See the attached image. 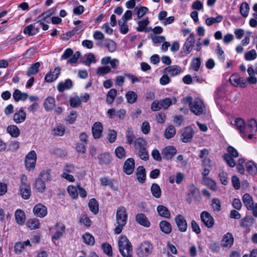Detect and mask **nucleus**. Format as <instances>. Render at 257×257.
I'll return each mask as SVG.
<instances>
[{
    "instance_id": "39",
    "label": "nucleus",
    "mask_w": 257,
    "mask_h": 257,
    "mask_svg": "<svg viewBox=\"0 0 257 257\" xmlns=\"http://www.w3.org/2000/svg\"><path fill=\"white\" fill-rule=\"evenodd\" d=\"M125 97L128 103L133 104L136 102L138 98V95L134 91H128L125 94Z\"/></svg>"
},
{
    "instance_id": "35",
    "label": "nucleus",
    "mask_w": 257,
    "mask_h": 257,
    "mask_svg": "<svg viewBox=\"0 0 257 257\" xmlns=\"http://www.w3.org/2000/svg\"><path fill=\"white\" fill-rule=\"evenodd\" d=\"M134 143L135 148L138 151L146 148L147 146L146 140L141 138L136 139Z\"/></svg>"
},
{
    "instance_id": "15",
    "label": "nucleus",
    "mask_w": 257,
    "mask_h": 257,
    "mask_svg": "<svg viewBox=\"0 0 257 257\" xmlns=\"http://www.w3.org/2000/svg\"><path fill=\"white\" fill-rule=\"evenodd\" d=\"M195 42V35L194 34H191L189 37L186 40L183 46V50L184 52L189 54L191 51Z\"/></svg>"
},
{
    "instance_id": "23",
    "label": "nucleus",
    "mask_w": 257,
    "mask_h": 257,
    "mask_svg": "<svg viewBox=\"0 0 257 257\" xmlns=\"http://www.w3.org/2000/svg\"><path fill=\"white\" fill-rule=\"evenodd\" d=\"M136 220L138 223L145 227H148L151 225L149 220L144 213L138 214L136 215Z\"/></svg>"
},
{
    "instance_id": "20",
    "label": "nucleus",
    "mask_w": 257,
    "mask_h": 257,
    "mask_svg": "<svg viewBox=\"0 0 257 257\" xmlns=\"http://www.w3.org/2000/svg\"><path fill=\"white\" fill-rule=\"evenodd\" d=\"M136 176L138 181L142 184L145 182L146 179V172L145 168L140 166L136 170Z\"/></svg>"
},
{
    "instance_id": "56",
    "label": "nucleus",
    "mask_w": 257,
    "mask_h": 257,
    "mask_svg": "<svg viewBox=\"0 0 257 257\" xmlns=\"http://www.w3.org/2000/svg\"><path fill=\"white\" fill-rule=\"evenodd\" d=\"M38 178L45 181H50L51 180V175L50 172L47 170H43L41 172L39 175Z\"/></svg>"
},
{
    "instance_id": "24",
    "label": "nucleus",
    "mask_w": 257,
    "mask_h": 257,
    "mask_svg": "<svg viewBox=\"0 0 257 257\" xmlns=\"http://www.w3.org/2000/svg\"><path fill=\"white\" fill-rule=\"evenodd\" d=\"M73 87L71 80L67 79L64 82H60L57 85V89L60 92H63L65 89H71Z\"/></svg>"
},
{
    "instance_id": "34",
    "label": "nucleus",
    "mask_w": 257,
    "mask_h": 257,
    "mask_svg": "<svg viewBox=\"0 0 257 257\" xmlns=\"http://www.w3.org/2000/svg\"><path fill=\"white\" fill-rule=\"evenodd\" d=\"M157 211L159 214L162 217L169 218L171 217V213L169 209L163 205H159L157 207Z\"/></svg>"
},
{
    "instance_id": "21",
    "label": "nucleus",
    "mask_w": 257,
    "mask_h": 257,
    "mask_svg": "<svg viewBox=\"0 0 257 257\" xmlns=\"http://www.w3.org/2000/svg\"><path fill=\"white\" fill-rule=\"evenodd\" d=\"M26 118V113L22 107L19 111L16 112L13 115V120L16 123H20L24 122Z\"/></svg>"
},
{
    "instance_id": "53",
    "label": "nucleus",
    "mask_w": 257,
    "mask_h": 257,
    "mask_svg": "<svg viewBox=\"0 0 257 257\" xmlns=\"http://www.w3.org/2000/svg\"><path fill=\"white\" fill-rule=\"evenodd\" d=\"M211 207L214 212H219L221 210V203L220 200L217 198L212 200Z\"/></svg>"
},
{
    "instance_id": "19",
    "label": "nucleus",
    "mask_w": 257,
    "mask_h": 257,
    "mask_svg": "<svg viewBox=\"0 0 257 257\" xmlns=\"http://www.w3.org/2000/svg\"><path fill=\"white\" fill-rule=\"evenodd\" d=\"M20 192L22 197L24 199H28L31 195V190L30 185H20Z\"/></svg>"
},
{
    "instance_id": "8",
    "label": "nucleus",
    "mask_w": 257,
    "mask_h": 257,
    "mask_svg": "<svg viewBox=\"0 0 257 257\" xmlns=\"http://www.w3.org/2000/svg\"><path fill=\"white\" fill-rule=\"evenodd\" d=\"M177 153V149L172 146H168L163 149L162 155L163 158L165 160L171 159Z\"/></svg>"
},
{
    "instance_id": "54",
    "label": "nucleus",
    "mask_w": 257,
    "mask_h": 257,
    "mask_svg": "<svg viewBox=\"0 0 257 257\" xmlns=\"http://www.w3.org/2000/svg\"><path fill=\"white\" fill-rule=\"evenodd\" d=\"M69 102L72 107H77L81 104V100L79 97L75 96L69 99Z\"/></svg>"
},
{
    "instance_id": "48",
    "label": "nucleus",
    "mask_w": 257,
    "mask_h": 257,
    "mask_svg": "<svg viewBox=\"0 0 257 257\" xmlns=\"http://www.w3.org/2000/svg\"><path fill=\"white\" fill-rule=\"evenodd\" d=\"M118 26L119 27L120 32L122 34H125L128 32V27L127 23L125 21H118Z\"/></svg>"
},
{
    "instance_id": "4",
    "label": "nucleus",
    "mask_w": 257,
    "mask_h": 257,
    "mask_svg": "<svg viewBox=\"0 0 257 257\" xmlns=\"http://www.w3.org/2000/svg\"><path fill=\"white\" fill-rule=\"evenodd\" d=\"M37 155L34 151H30L26 156L25 163V166L29 171L33 170L36 165Z\"/></svg>"
},
{
    "instance_id": "2",
    "label": "nucleus",
    "mask_w": 257,
    "mask_h": 257,
    "mask_svg": "<svg viewBox=\"0 0 257 257\" xmlns=\"http://www.w3.org/2000/svg\"><path fill=\"white\" fill-rule=\"evenodd\" d=\"M154 249L153 244L148 241H144L137 249V254L139 257H148L151 255Z\"/></svg>"
},
{
    "instance_id": "51",
    "label": "nucleus",
    "mask_w": 257,
    "mask_h": 257,
    "mask_svg": "<svg viewBox=\"0 0 257 257\" xmlns=\"http://www.w3.org/2000/svg\"><path fill=\"white\" fill-rule=\"evenodd\" d=\"M78 188L77 187H74L73 186H69L67 188L68 192L70 195V196L73 199H76L78 197Z\"/></svg>"
},
{
    "instance_id": "49",
    "label": "nucleus",
    "mask_w": 257,
    "mask_h": 257,
    "mask_svg": "<svg viewBox=\"0 0 257 257\" xmlns=\"http://www.w3.org/2000/svg\"><path fill=\"white\" fill-rule=\"evenodd\" d=\"M101 248L103 252L109 256H112V247L107 242L103 243L101 244Z\"/></svg>"
},
{
    "instance_id": "32",
    "label": "nucleus",
    "mask_w": 257,
    "mask_h": 257,
    "mask_svg": "<svg viewBox=\"0 0 257 257\" xmlns=\"http://www.w3.org/2000/svg\"><path fill=\"white\" fill-rule=\"evenodd\" d=\"M65 132V127L62 124H59L51 131V135L53 136H62Z\"/></svg>"
},
{
    "instance_id": "43",
    "label": "nucleus",
    "mask_w": 257,
    "mask_h": 257,
    "mask_svg": "<svg viewBox=\"0 0 257 257\" xmlns=\"http://www.w3.org/2000/svg\"><path fill=\"white\" fill-rule=\"evenodd\" d=\"M247 171L251 175H254L257 173L256 165L252 161H248L246 163Z\"/></svg>"
},
{
    "instance_id": "25",
    "label": "nucleus",
    "mask_w": 257,
    "mask_h": 257,
    "mask_svg": "<svg viewBox=\"0 0 257 257\" xmlns=\"http://www.w3.org/2000/svg\"><path fill=\"white\" fill-rule=\"evenodd\" d=\"M61 68L57 67L55 68L56 74H52V71L47 73L45 77V80L48 83H51L57 79L60 74Z\"/></svg>"
},
{
    "instance_id": "42",
    "label": "nucleus",
    "mask_w": 257,
    "mask_h": 257,
    "mask_svg": "<svg viewBox=\"0 0 257 257\" xmlns=\"http://www.w3.org/2000/svg\"><path fill=\"white\" fill-rule=\"evenodd\" d=\"M117 94V90L115 89L112 88L109 90L106 94V102L111 104L114 101Z\"/></svg>"
},
{
    "instance_id": "9",
    "label": "nucleus",
    "mask_w": 257,
    "mask_h": 257,
    "mask_svg": "<svg viewBox=\"0 0 257 257\" xmlns=\"http://www.w3.org/2000/svg\"><path fill=\"white\" fill-rule=\"evenodd\" d=\"M200 198V195L199 189L192 186L189 190L186 199L187 202L190 204L193 200H198Z\"/></svg>"
},
{
    "instance_id": "57",
    "label": "nucleus",
    "mask_w": 257,
    "mask_h": 257,
    "mask_svg": "<svg viewBox=\"0 0 257 257\" xmlns=\"http://www.w3.org/2000/svg\"><path fill=\"white\" fill-rule=\"evenodd\" d=\"M257 54L255 50L252 49L244 54V58L246 61H251L256 58Z\"/></svg>"
},
{
    "instance_id": "11",
    "label": "nucleus",
    "mask_w": 257,
    "mask_h": 257,
    "mask_svg": "<svg viewBox=\"0 0 257 257\" xmlns=\"http://www.w3.org/2000/svg\"><path fill=\"white\" fill-rule=\"evenodd\" d=\"M33 212L35 216L43 218L47 214V208L41 203L36 204L33 208Z\"/></svg>"
},
{
    "instance_id": "12",
    "label": "nucleus",
    "mask_w": 257,
    "mask_h": 257,
    "mask_svg": "<svg viewBox=\"0 0 257 257\" xmlns=\"http://www.w3.org/2000/svg\"><path fill=\"white\" fill-rule=\"evenodd\" d=\"M103 127L100 122H95L92 126V134L94 139H99L103 132Z\"/></svg>"
},
{
    "instance_id": "37",
    "label": "nucleus",
    "mask_w": 257,
    "mask_h": 257,
    "mask_svg": "<svg viewBox=\"0 0 257 257\" xmlns=\"http://www.w3.org/2000/svg\"><path fill=\"white\" fill-rule=\"evenodd\" d=\"M40 66V62H36L32 64L30 68L27 70V75L31 76L32 75L37 74L39 71V68Z\"/></svg>"
},
{
    "instance_id": "64",
    "label": "nucleus",
    "mask_w": 257,
    "mask_h": 257,
    "mask_svg": "<svg viewBox=\"0 0 257 257\" xmlns=\"http://www.w3.org/2000/svg\"><path fill=\"white\" fill-rule=\"evenodd\" d=\"M248 127L252 132H255L257 131V122L254 119H251L248 121Z\"/></svg>"
},
{
    "instance_id": "45",
    "label": "nucleus",
    "mask_w": 257,
    "mask_h": 257,
    "mask_svg": "<svg viewBox=\"0 0 257 257\" xmlns=\"http://www.w3.org/2000/svg\"><path fill=\"white\" fill-rule=\"evenodd\" d=\"M27 227L30 229H36L40 227L39 221L37 218L30 219L27 223Z\"/></svg>"
},
{
    "instance_id": "13",
    "label": "nucleus",
    "mask_w": 257,
    "mask_h": 257,
    "mask_svg": "<svg viewBox=\"0 0 257 257\" xmlns=\"http://www.w3.org/2000/svg\"><path fill=\"white\" fill-rule=\"evenodd\" d=\"M229 81L235 86H240L242 88H244L247 85L246 81L243 77H240L235 75H231Z\"/></svg>"
},
{
    "instance_id": "1",
    "label": "nucleus",
    "mask_w": 257,
    "mask_h": 257,
    "mask_svg": "<svg viewBox=\"0 0 257 257\" xmlns=\"http://www.w3.org/2000/svg\"><path fill=\"white\" fill-rule=\"evenodd\" d=\"M119 250L123 257H133V247L125 236H121L118 242Z\"/></svg>"
},
{
    "instance_id": "30",
    "label": "nucleus",
    "mask_w": 257,
    "mask_h": 257,
    "mask_svg": "<svg viewBox=\"0 0 257 257\" xmlns=\"http://www.w3.org/2000/svg\"><path fill=\"white\" fill-rule=\"evenodd\" d=\"M161 230L165 234H169L172 231V225L167 221L163 220L160 222L159 224Z\"/></svg>"
},
{
    "instance_id": "62",
    "label": "nucleus",
    "mask_w": 257,
    "mask_h": 257,
    "mask_svg": "<svg viewBox=\"0 0 257 257\" xmlns=\"http://www.w3.org/2000/svg\"><path fill=\"white\" fill-rule=\"evenodd\" d=\"M138 155L141 159L145 161H147L149 159V155L147 151L146 148L144 149L139 150Z\"/></svg>"
},
{
    "instance_id": "7",
    "label": "nucleus",
    "mask_w": 257,
    "mask_h": 257,
    "mask_svg": "<svg viewBox=\"0 0 257 257\" xmlns=\"http://www.w3.org/2000/svg\"><path fill=\"white\" fill-rule=\"evenodd\" d=\"M200 219L204 224L208 228L213 227L214 224V219L211 214L207 211H204L200 214Z\"/></svg>"
},
{
    "instance_id": "36",
    "label": "nucleus",
    "mask_w": 257,
    "mask_h": 257,
    "mask_svg": "<svg viewBox=\"0 0 257 257\" xmlns=\"http://www.w3.org/2000/svg\"><path fill=\"white\" fill-rule=\"evenodd\" d=\"M88 207L90 211L94 214L98 212L99 206L97 201L95 198H92L88 203Z\"/></svg>"
},
{
    "instance_id": "26",
    "label": "nucleus",
    "mask_w": 257,
    "mask_h": 257,
    "mask_svg": "<svg viewBox=\"0 0 257 257\" xmlns=\"http://www.w3.org/2000/svg\"><path fill=\"white\" fill-rule=\"evenodd\" d=\"M98 159L100 165H108L112 161L110 155L108 153H104L99 155L98 156Z\"/></svg>"
},
{
    "instance_id": "40",
    "label": "nucleus",
    "mask_w": 257,
    "mask_h": 257,
    "mask_svg": "<svg viewBox=\"0 0 257 257\" xmlns=\"http://www.w3.org/2000/svg\"><path fill=\"white\" fill-rule=\"evenodd\" d=\"M7 132L14 138L18 137L20 134V131L17 126L15 125H9L7 127Z\"/></svg>"
},
{
    "instance_id": "38",
    "label": "nucleus",
    "mask_w": 257,
    "mask_h": 257,
    "mask_svg": "<svg viewBox=\"0 0 257 257\" xmlns=\"http://www.w3.org/2000/svg\"><path fill=\"white\" fill-rule=\"evenodd\" d=\"M151 191L154 197L160 198L161 196L162 191L160 186L156 183H153L151 187Z\"/></svg>"
},
{
    "instance_id": "14",
    "label": "nucleus",
    "mask_w": 257,
    "mask_h": 257,
    "mask_svg": "<svg viewBox=\"0 0 257 257\" xmlns=\"http://www.w3.org/2000/svg\"><path fill=\"white\" fill-rule=\"evenodd\" d=\"M135 165V161L133 158L127 159L123 164V172L127 175H131L134 171Z\"/></svg>"
},
{
    "instance_id": "29",
    "label": "nucleus",
    "mask_w": 257,
    "mask_h": 257,
    "mask_svg": "<svg viewBox=\"0 0 257 257\" xmlns=\"http://www.w3.org/2000/svg\"><path fill=\"white\" fill-rule=\"evenodd\" d=\"M176 102L177 99L175 97L166 98L160 100L161 106H162V108L166 109L172 104H175Z\"/></svg>"
},
{
    "instance_id": "63",
    "label": "nucleus",
    "mask_w": 257,
    "mask_h": 257,
    "mask_svg": "<svg viewBox=\"0 0 257 257\" xmlns=\"http://www.w3.org/2000/svg\"><path fill=\"white\" fill-rule=\"evenodd\" d=\"M81 56V53L79 51H77L75 53L71 56L68 61L67 63L75 64L77 62L78 59Z\"/></svg>"
},
{
    "instance_id": "55",
    "label": "nucleus",
    "mask_w": 257,
    "mask_h": 257,
    "mask_svg": "<svg viewBox=\"0 0 257 257\" xmlns=\"http://www.w3.org/2000/svg\"><path fill=\"white\" fill-rule=\"evenodd\" d=\"M96 62V60L94 55L92 53L88 54L86 59L84 60L83 63L87 66H89L91 63H95Z\"/></svg>"
},
{
    "instance_id": "17",
    "label": "nucleus",
    "mask_w": 257,
    "mask_h": 257,
    "mask_svg": "<svg viewBox=\"0 0 257 257\" xmlns=\"http://www.w3.org/2000/svg\"><path fill=\"white\" fill-rule=\"evenodd\" d=\"M234 238L232 234L227 232L223 237L221 245L223 247H230L233 243Z\"/></svg>"
},
{
    "instance_id": "16",
    "label": "nucleus",
    "mask_w": 257,
    "mask_h": 257,
    "mask_svg": "<svg viewBox=\"0 0 257 257\" xmlns=\"http://www.w3.org/2000/svg\"><path fill=\"white\" fill-rule=\"evenodd\" d=\"M234 125L236 128L239 132L240 136L242 138L246 137L245 133V122L244 120L240 118H237L234 121Z\"/></svg>"
},
{
    "instance_id": "18",
    "label": "nucleus",
    "mask_w": 257,
    "mask_h": 257,
    "mask_svg": "<svg viewBox=\"0 0 257 257\" xmlns=\"http://www.w3.org/2000/svg\"><path fill=\"white\" fill-rule=\"evenodd\" d=\"M182 72L181 68L178 65H172L166 67L164 69V72L169 74L171 77L179 75Z\"/></svg>"
},
{
    "instance_id": "47",
    "label": "nucleus",
    "mask_w": 257,
    "mask_h": 257,
    "mask_svg": "<svg viewBox=\"0 0 257 257\" xmlns=\"http://www.w3.org/2000/svg\"><path fill=\"white\" fill-rule=\"evenodd\" d=\"M35 188L38 192H43L46 188L45 182L42 179L38 178L35 182Z\"/></svg>"
},
{
    "instance_id": "50",
    "label": "nucleus",
    "mask_w": 257,
    "mask_h": 257,
    "mask_svg": "<svg viewBox=\"0 0 257 257\" xmlns=\"http://www.w3.org/2000/svg\"><path fill=\"white\" fill-rule=\"evenodd\" d=\"M84 242L88 245H92L94 244L95 240L94 237L88 233H86L82 236Z\"/></svg>"
},
{
    "instance_id": "27",
    "label": "nucleus",
    "mask_w": 257,
    "mask_h": 257,
    "mask_svg": "<svg viewBox=\"0 0 257 257\" xmlns=\"http://www.w3.org/2000/svg\"><path fill=\"white\" fill-rule=\"evenodd\" d=\"M242 201L247 210L252 209L254 206L252 197L248 193L244 194L242 196Z\"/></svg>"
},
{
    "instance_id": "41",
    "label": "nucleus",
    "mask_w": 257,
    "mask_h": 257,
    "mask_svg": "<svg viewBox=\"0 0 257 257\" xmlns=\"http://www.w3.org/2000/svg\"><path fill=\"white\" fill-rule=\"evenodd\" d=\"M176 133V130L173 125H169L165 130L164 136L167 139L173 138Z\"/></svg>"
},
{
    "instance_id": "60",
    "label": "nucleus",
    "mask_w": 257,
    "mask_h": 257,
    "mask_svg": "<svg viewBox=\"0 0 257 257\" xmlns=\"http://www.w3.org/2000/svg\"><path fill=\"white\" fill-rule=\"evenodd\" d=\"M149 23V21L148 18L145 20L140 21L139 22V26L136 28V30L138 32H143L144 31L145 28L148 26Z\"/></svg>"
},
{
    "instance_id": "31",
    "label": "nucleus",
    "mask_w": 257,
    "mask_h": 257,
    "mask_svg": "<svg viewBox=\"0 0 257 257\" xmlns=\"http://www.w3.org/2000/svg\"><path fill=\"white\" fill-rule=\"evenodd\" d=\"M55 105V99L54 97H48L44 102V106L46 111L52 110Z\"/></svg>"
},
{
    "instance_id": "3",
    "label": "nucleus",
    "mask_w": 257,
    "mask_h": 257,
    "mask_svg": "<svg viewBox=\"0 0 257 257\" xmlns=\"http://www.w3.org/2000/svg\"><path fill=\"white\" fill-rule=\"evenodd\" d=\"M191 111L196 115L205 113V106L203 102L199 98H195L191 103Z\"/></svg>"
},
{
    "instance_id": "22",
    "label": "nucleus",
    "mask_w": 257,
    "mask_h": 257,
    "mask_svg": "<svg viewBox=\"0 0 257 257\" xmlns=\"http://www.w3.org/2000/svg\"><path fill=\"white\" fill-rule=\"evenodd\" d=\"M55 227L56 231L52 237V239L58 240L59 239L63 234L65 231V226L64 224L57 223L55 224Z\"/></svg>"
},
{
    "instance_id": "6",
    "label": "nucleus",
    "mask_w": 257,
    "mask_h": 257,
    "mask_svg": "<svg viewBox=\"0 0 257 257\" xmlns=\"http://www.w3.org/2000/svg\"><path fill=\"white\" fill-rule=\"evenodd\" d=\"M180 139L183 143L191 141L194 131L191 126H187L180 131Z\"/></svg>"
},
{
    "instance_id": "28",
    "label": "nucleus",
    "mask_w": 257,
    "mask_h": 257,
    "mask_svg": "<svg viewBox=\"0 0 257 257\" xmlns=\"http://www.w3.org/2000/svg\"><path fill=\"white\" fill-rule=\"evenodd\" d=\"M15 219L17 223L19 225L24 223L26 219L25 214L21 209H17L15 213Z\"/></svg>"
},
{
    "instance_id": "44",
    "label": "nucleus",
    "mask_w": 257,
    "mask_h": 257,
    "mask_svg": "<svg viewBox=\"0 0 257 257\" xmlns=\"http://www.w3.org/2000/svg\"><path fill=\"white\" fill-rule=\"evenodd\" d=\"M249 6L246 2H243L240 6L239 12L243 17H246L249 13Z\"/></svg>"
},
{
    "instance_id": "61",
    "label": "nucleus",
    "mask_w": 257,
    "mask_h": 257,
    "mask_svg": "<svg viewBox=\"0 0 257 257\" xmlns=\"http://www.w3.org/2000/svg\"><path fill=\"white\" fill-rule=\"evenodd\" d=\"M223 157L224 161L230 167H234L235 166L236 164L234 160L232 158L233 157H231L229 155L224 154Z\"/></svg>"
},
{
    "instance_id": "5",
    "label": "nucleus",
    "mask_w": 257,
    "mask_h": 257,
    "mask_svg": "<svg viewBox=\"0 0 257 257\" xmlns=\"http://www.w3.org/2000/svg\"><path fill=\"white\" fill-rule=\"evenodd\" d=\"M127 219V214L125 207L121 206L118 208L116 214V220L118 224L125 225Z\"/></svg>"
},
{
    "instance_id": "46",
    "label": "nucleus",
    "mask_w": 257,
    "mask_h": 257,
    "mask_svg": "<svg viewBox=\"0 0 257 257\" xmlns=\"http://www.w3.org/2000/svg\"><path fill=\"white\" fill-rule=\"evenodd\" d=\"M222 19V16L220 15L217 16L216 18H208L205 20V23L207 25L210 26L214 24L220 23Z\"/></svg>"
},
{
    "instance_id": "10",
    "label": "nucleus",
    "mask_w": 257,
    "mask_h": 257,
    "mask_svg": "<svg viewBox=\"0 0 257 257\" xmlns=\"http://www.w3.org/2000/svg\"><path fill=\"white\" fill-rule=\"evenodd\" d=\"M175 221L180 231L183 232L186 231L188 224L186 220L183 215L181 214L177 215L175 217Z\"/></svg>"
},
{
    "instance_id": "58",
    "label": "nucleus",
    "mask_w": 257,
    "mask_h": 257,
    "mask_svg": "<svg viewBox=\"0 0 257 257\" xmlns=\"http://www.w3.org/2000/svg\"><path fill=\"white\" fill-rule=\"evenodd\" d=\"M111 71V68L109 66H102L97 68L96 73L98 75L103 76L108 73Z\"/></svg>"
},
{
    "instance_id": "33",
    "label": "nucleus",
    "mask_w": 257,
    "mask_h": 257,
    "mask_svg": "<svg viewBox=\"0 0 257 257\" xmlns=\"http://www.w3.org/2000/svg\"><path fill=\"white\" fill-rule=\"evenodd\" d=\"M39 29L38 28H35L33 24H30L25 27L24 29L23 32L25 34L31 36L35 35L39 32Z\"/></svg>"
},
{
    "instance_id": "52",
    "label": "nucleus",
    "mask_w": 257,
    "mask_h": 257,
    "mask_svg": "<svg viewBox=\"0 0 257 257\" xmlns=\"http://www.w3.org/2000/svg\"><path fill=\"white\" fill-rule=\"evenodd\" d=\"M115 154L118 158L122 159L125 157L126 152L123 147L119 146L115 149Z\"/></svg>"
},
{
    "instance_id": "59",
    "label": "nucleus",
    "mask_w": 257,
    "mask_h": 257,
    "mask_svg": "<svg viewBox=\"0 0 257 257\" xmlns=\"http://www.w3.org/2000/svg\"><path fill=\"white\" fill-rule=\"evenodd\" d=\"M191 67L195 71H197L201 65V59L200 58H196L193 59L191 62Z\"/></svg>"
}]
</instances>
